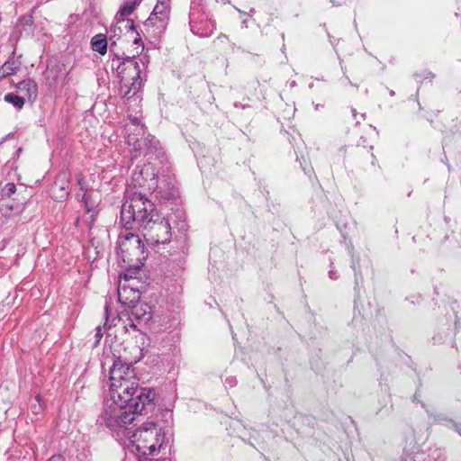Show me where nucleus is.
Masks as SVG:
<instances>
[{"instance_id": "39448f33", "label": "nucleus", "mask_w": 461, "mask_h": 461, "mask_svg": "<svg viewBox=\"0 0 461 461\" xmlns=\"http://www.w3.org/2000/svg\"><path fill=\"white\" fill-rule=\"evenodd\" d=\"M163 433L160 428L150 421L145 423L136 431H132L130 437L123 441L126 444L128 440V447H131V451H136L138 455L142 456H153L158 448L162 447Z\"/></svg>"}, {"instance_id": "2eb2a0df", "label": "nucleus", "mask_w": 461, "mask_h": 461, "mask_svg": "<svg viewBox=\"0 0 461 461\" xmlns=\"http://www.w3.org/2000/svg\"><path fill=\"white\" fill-rule=\"evenodd\" d=\"M169 13L170 0H157L153 12L149 17V21L153 23L154 20H158L164 23L168 19Z\"/></svg>"}, {"instance_id": "7c9ffc66", "label": "nucleus", "mask_w": 461, "mask_h": 461, "mask_svg": "<svg viewBox=\"0 0 461 461\" xmlns=\"http://www.w3.org/2000/svg\"><path fill=\"white\" fill-rule=\"evenodd\" d=\"M236 9H237V11H238L240 14H244V15H245V14H247V15H248V16H249V17H252V16H253V14H255V9H254V8H251V9L249 10V13H245L244 11H242V10H240V9H239V8H236Z\"/></svg>"}, {"instance_id": "4be33fe9", "label": "nucleus", "mask_w": 461, "mask_h": 461, "mask_svg": "<svg viewBox=\"0 0 461 461\" xmlns=\"http://www.w3.org/2000/svg\"><path fill=\"white\" fill-rule=\"evenodd\" d=\"M115 19L117 20V22L114 26V32L116 30H119V32L122 33L123 31H125L126 32H130L135 30L132 20L120 16H118V18L115 16Z\"/></svg>"}, {"instance_id": "c756f323", "label": "nucleus", "mask_w": 461, "mask_h": 461, "mask_svg": "<svg viewBox=\"0 0 461 461\" xmlns=\"http://www.w3.org/2000/svg\"><path fill=\"white\" fill-rule=\"evenodd\" d=\"M102 329L103 328L101 326H98L95 329V337L96 339L95 344H97L100 341V339L103 338Z\"/></svg>"}, {"instance_id": "423d86ee", "label": "nucleus", "mask_w": 461, "mask_h": 461, "mask_svg": "<svg viewBox=\"0 0 461 461\" xmlns=\"http://www.w3.org/2000/svg\"><path fill=\"white\" fill-rule=\"evenodd\" d=\"M173 216L162 217L158 212L140 228L147 243L151 245L165 244L170 241Z\"/></svg>"}, {"instance_id": "cd10ccee", "label": "nucleus", "mask_w": 461, "mask_h": 461, "mask_svg": "<svg viewBox=\"0 0 461 461\" xmlns=\"http://www.w3.org/2000/svg\"><path fill=\"white\" fill-rule=\"evenodd\" d=\"M77 182H78V185H80V191L84 192V194H83V201L85 202L86 207L88 212H92L94 210V206L93 205L90 206L88 204V203H87L86 194V191H85L84 186H83L84 177L80 176L78 178Z\"/></svg>"}, {"instance_id": "2f4dec72", "label": "nucleus", "mask_w": 461, "mask_h": 461, "mask_svg": "<svg viewBox=\"0 0 461 461\" xmlns=\"http://www.w3.org/2000/svg\"><path fill=\"white\" fill-rule=\"evenodd\" d=\"M47 461H64V457L61 455H54L50 457Z\"/></svg>"}, {"instance_id": "f8f14e48", "label": "nucleus", "mask_w": 461, "mask_h": 461, "mask_svg": "<svg viewBox=\"0 0 461 461\" xmlns=\"http://www.w3.org/2000/svg\"><path fill=\"white\" fill-rule=\"evenodd\" d=\"M139 299L140 293L138 289H135L131 285L122 284L120 282L118 285V300L122 304L130 308Z\"/></svg>"}, {"instance_id": "9b49d317", "label": "nucleus", "mask_w": 461, "mask_h": 461, "mask_svg": "<svg viewBox=\"0 0 461 461\" xmlns=\"http://www.w3.org/2000/svg\"><path fill=\"white\" fill-rule=\"evenodd\" d=\"M154 167L150 164H145L141 167H137L131 176V185L134 188L146 187L149 190L155 188L157 185Z\"/></svg>"}, {"instance_id": "7ed1b4c3", "label": "nucleus", "mask_w": 461, "mask_h": 461, "mask_svg": "<svg viewBox=\"0 0 461 461\" xmlns=\"http://www.w3.org/2000/svg\"><path fill=\"white\" fill-rule=\"evenodd\" d=\"M154 203L140 192L127 190L121 210V222L124 228L139 229L153 215H156Z\"/></svg>"}, {"instance_id": "a878e982", "label": "nucleus", "mask_w": 461, "mask_h": 461, "mask_svg": "<svg viewBox=\"0 0 461 461\" xmlns=\"http://www.w3.org/2000/svg\"><path fill=\"white\" fill-rule=\"evenodd\" d=\"M174 217L175 218H177L178 221L176 222V228L181 231V232H185L187 230V223H186V221H185V214L181 212H178L177 213H175L174 214Z\"/></svg>"}, {"instance_id": "37998d69", "label": "nucleus", "mask_w": 461, "mask_h": 461, "mask_svg": "<svg viewBox=\"0 0 461 461\" xmlns=\"http://www.w3.org/2000/svg\"><path fill=\"white\" fill-rule=\"evenodd\" d=\"M331 3L333 4V5H341L340 3H338V4L334 3L333 0H331Z\"/></svg>"}, {"instance_id": "f03ea898", "label": "nucleus", "mask_w": 461, "mask_h": 461, "mask_svg": "<svg viewBox=\"0 0 461 461\" xmlns=\"http://www.w3.org/2000/svg\"><path fill=\"white\" fill-rule=\"evenodd\" d=\"M142 411H135L131 404L107 400L96 420L99 427L107 428L119 441H125L131 433L132 421Z\"/></svg>"}, {"instance_id": "72a5a7b5", "label": "nucleus", "mask_w": 461, "mask_h": 461, "mask_svg": "<svg viewBox=\"0 0 461 461\" xmlns=\"http://www.w3.org/2000/svg\"><path fill=\"white\" fill-rule=\"evenodd\" d=\"M460 436H461V424L457 423L456 425H454V429Z\"/></svg>"}, {"instance_id": "aec40b11", "label": "nucleus", "mask_w": 461, "mask_h": 461, "mask_svg": "<svg viewBox=\"0 0 461 461\" xmlns=\"http://www.w3.org/2000/svg\"><path fill=\"white\" fill-rule=\"evenodd\" d=\"M91 47L94 51L104 55L107 51V40L104 34H96L91 40Z\"/></svg>"}, {"instance_id": "4468645a", "label": "nucleus", "mask_w": 461, "mask_h": 461, "mask_svg": "<svg viewBox=\"0 0 461 461\" xmlns=\"http://www.w3.org/2000/svg\"><path fill=\"white\" fill-rule=\"evenodd\" d=\"M16 88L24 99L27 98L32 103L34 102L38 96V85L31 78L19 82Z\"/></svg>"}, {"instance_id": "5701e85b", "label": "nucleus", "mask_w": 461, "mask_h": 461, "mask_svg": "<svg viewBox=\"0 0 461 461\" xmlns=\"http://www.w3.org/2000/svg\"><path fill=\"white\" fill-rule=\"evenodd\" d=\"M4 100L8 104H13L18 110H21L25 104V99L23 96L17 95L14 93L6 94L4 97Z\"/></svg>"}, {"instance_id": "c03bdc74", "label": "nucleus", "mask_w": 461, "mask_h": 461, "mask_svg": "<svg viewBox=\"0 0 461 461\" xmlns=\"http://www.w3.org/2000/svg\"><path fill=\"white\" fill-rule=\"evenodd\" d=\"M346 78H347L348 82L351 86H353V84H352V83H351V81L349 80V77H346Z\"/></svg>"}, {"instance_id": "8fccbe9b", "label": "nucleus", "mask_w": 461, "mask_h": 461, "mask_svg": "<svg viewBox=\"0 0 461 461\" xmlns=\"http://www.w3.org/2000/svg\"><path fill=\"white\" fill-rule=\"evenodd\" d=\"M138 41H139L138 39H135L134 43H138Z\"/></svg>"}, {"instance_id": "ea45409f", "label": "nucleus", "mask_w": 461, "mask_h": 461, "mask_svg": "<svg viewBox=\"0 0 461 461\" xmlns=\"http://www.w3.org/2000/svg\"><path fill=\"white\" fill-rule=\"evenodd\" d=\"M351 112H352V115H353V117L356 119V118H357V110H356V109H354V108H352Z\"/></svg>"}, {"instance_id": "412c9836", "label": "nucleus", "mask_w": 461, "mask_h": 461, "mask_svg": "<svg viewBox=\"0 0 461 461\" xmlns=\"http://www.w3.org/2000/svg\"><path fill=\"white\" fill-rule=\"evenodd\" d=\"M141 1L142 0H124L122 5L116 14V17H127L128 15L131 14Z\"/></svg>"}, {"instance_id": "6ab92c4d", "label": "nucleus", "mask_w": 461, "mask_h": 461, "mask_svg": "<svg viewBox=\"0 0 461 461\" xmlns=\"http://www.w3.org/2000/svg\"><path fill=\"white\" fill-rule=\"evenodd\" d=\"M164 181L158 183L157 180V185H155L154 190H157V193L160 195V197L164 200H171L175 199L178 195L177 188L174 184L168 183L167 188L163 186Z\"/></svg>"}, {"instance_id": "1a4fd4ad", "label": "nucleus", "mask_w": 461, "mask_h": 461, "mask_svg": "<svg viewBox=\"0 0 461 461\" xmlns=\"http://www.w3.org/2000/svg\"><path fill=\"white\" fill-rule=\"evenodd\" d=\"M127 143L132 146L131 158H136L141 154L147 155L155 153L159 148V141L152 135L127 137Z\"/></svg>"}, {"instance_id": "a19ab883", "label": "nucleus", "mask_w": 461, "mask_h": 461, "mask_svg": "<svg viewBox=\"0 0 461 461\" xmlns=\"http://www.w3.org/2000/svg\"><path fill=\"white\" fill-rule=\"evenodd\" d=\"M108 309H109V307H108V305H106L105 306V317H106V319L108 318Z\"/></svg>"}, {"instance_id": "e433bc0d", "label": "nucleus", "mask_w": 461, "mask_h": 461, "mask_svg": "<svg viewBox=\"0 0 461 461\" xmlns=\"http://www.w3.org/2000/svg\"><path fill=\"white\" fill-rule=\"evenodd\" d=\"M234 106H235L236 108H242V109H245V108L247 107V105L242 104H240V103H235V104H234Z\"/></svg>"}, {"instance_id": "de8ad7c7", "label": "nucleus", "mask_w": 461, "mask_h": 461, "mask_svg": "<svg viewBox=\"0 0 461 461\" xmlns=\"http://www.w3.org/2000/svg\"><path fill=\"white\" fill-rule=\"evenodd\" d=\"M124 280L128 281V276L127 275L124 276Z\"/></svg>"}, {"instance_id": "9d476101", "label": "nucleus", "mask_w": 461, "mask_h": 461, "mask_svg": "<svg viewBox=\"0 0 461 461\" xmlns=\"http://www.w3.org/2000/svg\"><path fill=\"white\" fill-rule=\"evenodd\" d=\"M130 309L129 326L134 330L137 329V324H148L153 318L154 305L140 299Z\"/></svg>"}, {"instance_id": "ddd939ff", "label": "nucleus", "mask_w": 461, "mask_h": 461, "mask_svg": "<svg viewBox=\"0 0 461 461\" xmlns=\"http://www.w3.org/2000/svg\"><path fill=\"white\" fill-rule=\"evenodd\" d=\"M52 195L57 200L66 199L68 195V173L59 175L51 188Z\"/></svg>"}, {"instance_id": "f704fd0d", "label": "nucleus", "mask_w": 461, "mask_h": 461, "mask_svg": "<svg viewBox=\"0 0 461 461\" xmlns=\"http://www.w3.org/2000/svg\"><path fill=\"white\" fill-rule=\"evenodd\" d=\"M460 436H461V424L457 423L456 425H454V429Z\"/></svg>"}, {"instance_id": "6e6552de", "label": "nucleus", "mask_w": 461, "mask_h": 461, "mask_svg": "<svg viewBox=\"0 0 461 461\" xmlns=\"http://www.w3.org/2000/svg\"><path fill=\"white\" fill-rule=\"evenodd\" d=\"M130 230L125 228L118 238V253L122 254L124 261L126 258L132 260L133 257L139 259L140 256L144 254V243L139 235L131 232Z\"/></svg>"}, {"instance_id": "c85d7f7f", "label": "nucleus", "mask_w": 461, "mask_h": 461, "mask_svg": "<svg viewBox=\"0 0 461 461\" xmlns=\"http://www.w3.org/2000/svg\"><path fill=\"white\" fill-rule=\"evenodd\" d=\"M224 383H225V384L229 385L230 387H233L237 384V380L234 376H228V377H226Z\"/></svg>"}, {"instance_id": "dca6fc26", "label": "nucleus", "mask_w": 461, "mask_h": 461, "mask_svg": "<svg viewBox=\"0 0 461 461\" xmlns=\"http://www.w3.org/2000/svg\"><path fill=\"white\" fill-rule=\"evenodd\" d=\"M21 56L15 57L14 51L12 56L0 67V80L15 74L22 66Z\"/></svg>"}, {"instance_id": "a211bd4d", "label": "nucleus", "mask_w": 461, "mask_h": 461, "mask_svg": "<svg viewBox=\"0 0 461 461\" xmlns=\"http://www.w3.org/2000/svg\"><path fill=\"white\" fill-rule=\"evenodd\" d=\"M129 122L125 124V139L130 135L132 136H143L145 133L144 126L140 123V121L137 117H133L132 115L129 116Z\"/></svg>"}, {"instance_id": "49530a36", "label": "nucleus", "mask_w": 461, "mask_h": 461, "mask_svg": "<svg viewBox=\"0 0 461 461\" xmlns=\"http://www.w3.org/2000/svg\"><path fill=\"white\" fill-rule=\"evenodd\" d=\"M295 86V82H294V81H293V82L291 83V86Z\"/></svg>"}, {"instance_id": "09e8293b", "label": "nucleus", "mask_w": 461, "mask_h": 461, "mask_svg": "<svg viewBox=\"0 0 461 461\" xmlns=\"http://www.w3.org/2000/svg\"><path fill=\"white\" fill-rule=\"evenodd\" d=\"M21 151H22V149H21V148H19V149H17V152H18V153H21Z\"/></svg>"}, {"instance_id": "58836bf2", "label": "nucleus", "mask_w": 461, "mask_h": 461, "mask_svg": "<svg viewBox=\"0 0 461 461\" xmlns=\"http://www.w3.org/2000/svg\"><path fill=\"white\" fill-rule=\"evenodd\" d=\"M435 76L432 72H427L426 78H433Z\"/></svg>"}, {"instance_id": "473e14b6", "label": "nucleus", "mask_w": 461, "mask_h": 461, "mask_svg": "<svg viewBox=\"0 0 461 461\" xmlns=\"http://www.w3.org/2000/svg\"><path fill=\"white\" fill-rule=\"evenodd\" d=\"M329 276L330 279L335 280L338 278L336 272L333 269L329 271Z\"/></svg>"}, {"instance_id": "0eeeda50", "label": "nucleus", "mask_w": 461, "mask_h": 461, "mask_svg": "<svg viewBox=\"0 0 461 461\" xmlns=\"http://www.w3.org/2000/svg\"><path fill=\"white\" fill-rule=\"evenodd\" d=\"M191 32L199 37H209L216 29L215 23L208 18L202 0H192L189 13Z\"/></svg>"}, {"instance_id": "f257e3e1", "label": "nucleus", "mask_w": 461, "mask_h": 461, "mask_svg": "<svg viewBox=\"0 0 461 461\" xmlns=\"http://www.w3.org/2000/svg\"><path fill=\"white\" fill-rule=\"evenodd\" d=\"M110 382L109 401L131 404L135 411H143L155 399V390L140 388L131 363L122 361L120 357L113 361L110 368Z\"/></svg>"}, {"instance_id": "4c0bfd02", "label": "nucleus", "mask_w": 461, "mask_h": 461, "mask_svg": "<svg viewBox=\"0 0 461 461\" xmlns=\"http://www.w3.org/2000/svg\"><path fill=\"white\" fill-rule=\"evenodd\" d=\"M241 26L243 28H248V20L247 19H244L242 22H241Z\"/></svg>"}, {"instance_id": "f3484780", "label": "nucleus", "mask_w": 461, "mask_h": 461, "mask_svg": "<svg viewBox=\"0 0 461 461\" xmlns=\"http://www.w3.org/2000/svg\"><path fill=\"white\" fill-rule=\"evenodd\" d=\"M45 76L49 80L51 79L53 82L65 77L64 65L57 61H50L47 65Z\"/></svg>"}, {"instance_id": "bb28decb", "label": "nucleus", "mask_w": 461, "mask_h": 461, "mask_svg": "<svg viewBox=\"0 0 461 461\" xmlns=\"http://www.w3.org/2000/svg\"><path fill=\"white\" fill-rule=\"evenodd\" d=\"M16 191V185L14 183L5 184L1 189V196L9 198L11 197Z\"/></svg>"}, {"instance_id": "c9c22d12", "label": "nucleus", "mask_w": 461, "mask_h": 461, "mask_svg": "<svg viewBox=\"0 0 461 461\" xmlns=\"http://www.w3.org/2000/svg\"><path fill=\"white\" fill-rule=\"evenodd\" d=\"M6 206H7L11 211L14 210V206L13 204H10V205H8V204H7ZM15 210H16L17 212H20V211H21L20 206H19V205H17V206L15 207Z\"/></svg>"}, {"instance_id": "393cba45", "label": "nucleus", "mask_w": 461, "mask_h": 461, "mask_svg": "<svg viewBox=\"0 0 461 461\" xmlns=\"http://www.w3.org/2000/svg\"><path fill=\"white\" fill-rule=\"evenodd\" d=\"M434 421L436 423H438V424H441V425H444L447 428H451V429H454V425H456L457 423L455 422L453 420L451 419H448L446 415L444 414H438L437 416L434 417Z\"/></svg>"}, {"instance_id": "a18cd8bd", "label": "nucleus", "mask_w": 461, "mask_h": 461, "mask_svg": "<svg viewBox=\"0 0 461 461\" xmlns=\"http://www.w3.org/2000/svg\"><path fill=\"white\" fill-rule=\"evenodd\" d=\"M390 95H391L392 96H393V95H394V91H393V90H392V91H390Z\"/></svg>"}, {"instance_id": "20e7f679", "label": "nucleus", "mask_w": 461, "mask_h": 461, "mask_svg": "<svg viewBox=\"0 0 461 461\" xmlns=\"http://www.w3.org/2000/svg\"><path fill=\"white\" fill-rule=\"evenodd\" d=\"M111 66L121 79L122 88H127L124 96L134 95L142 86L141 74L146 67L144 58L114 55Z\"/></svg>"}, {"instance_id": "79ce46f5", "label": "nucleus", "mask_w": 461, "mask_h": 461, "mask_svg": "<svg viewBox=\"0 0 461 461\" xmlns=\"http://www.w3.org/2000/svg\"><path fill=\"white\" fill-rule=\"evenodd\" d=\"M404 461H415V460H412V458H411V457H410V456H406V457L404 458Z\"/></svg>"}, {"instance_id": "b1692460", "label": "nucleus", "mask_w": 461, "mask_h": 461, "mask_svg": "<svg viewBox=\"0 0 461 461\" xmlns=\"http://www.w3.org/2000/svg\"><path fill=\"white\" fill-rule=\"evenodd\" d=\"M426 461H446L444 452L441 448L431 447L429 450Z\"/></svg>"}]
</instances>
